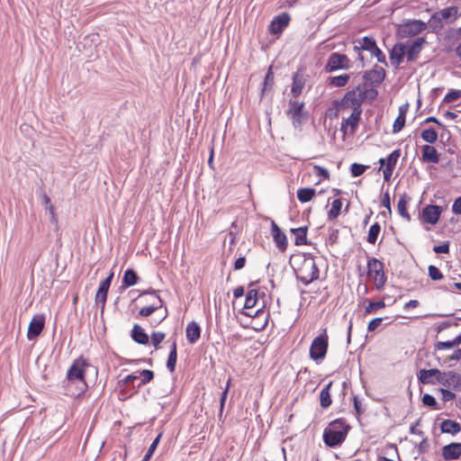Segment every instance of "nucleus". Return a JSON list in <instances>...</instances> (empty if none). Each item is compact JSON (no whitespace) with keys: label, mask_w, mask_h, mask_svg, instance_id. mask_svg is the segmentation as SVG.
I'll return each mask as SVG.
<instances>
[{"label":"nucleus","mask_w":461,"mask_h":461,"mask_svg":"<svg viewBox=\"0 0 461 461\" xmlns=\"http://www.w3.org/2000/svg\"><path fill=\"white\" fill-rule=\"evenodd\" d=\"M353 402L357 415H362L366 411V409L362 406L361 401L357 398V396H354Z\"/></svg>","instance_id":"4d7b16f0"},{"label":"nucleus","mask_w":461,"mask_h":461,"mask_svg":"<svg viewBox=\"0 0 461 461\" xmlns=\"http://www.w3.org/2000/svg\"><path fill=\"white\" fill-rule=\"evenodd\" d=\"M452 211L456 215H461V196L457 197L452 205Z\"/></svg>","instance_id":"338daca9"},{"label":"nucleus","mask_w":461,"mask_h":461,"mask_svg":"<svg viewBox=\"0 0 461 461\" xmlns=\"http://www.w3.org/2000/svg\"><path fill=\"white\" fill-rule=\"evenodd\" d=\"M429 448V443L427 438H423L418 446L419 453H426Z\"/></svg>","instance_id":"774afa93"},{"label":"nucleus","mask_w":461,"mask_h":461,"mask_svg":"<svg viewBox=\"0 0 461 461\" xmlns=\"http://www.w3.org/2000/svg\"><path fill=\"white\" fill-rule=\"evenodd\" d=\"M383 320H384L383 318L378 317V318H375L372 321H370L367 325L368 331L375 330V329L382 323Z\"/></svg>","instance_id":"680f3d73"},{"label":"nucleus","mask_w":461,"mask_h":461,"mask_svg":"<svg viewBox=\"0 0 461 461\" xmlns=\"http://www.w3.org/2000/svg\"><path fill=\"white\" fill-rule=\"evenodd\" d=\"M291 231L295 236L294 244L296 246L307 244V227L292 229Z\"/></svg>","instance_id":"473e14b6"},{"label":"nucleus","mask_w":461,"mask_h":461,"mask_svg":"<svg viewBox=\"0 0 461 461\" xmlns=\"http://www.w3.org/2000/svg\"><path fill=\"white\" fill-rule=\"evenodd\" d=\"M380 231L381 226L378 222H375L374 224H372L368 231L367 241L370 244H375L377 240Z\"/></svg>","instance_id":"a19ab883"},{"label":"nucleus","mask_w":461,"mask_h":461,"mask_svg":"<svg viewBox=\"0 0 461 461\" xmlns=\"http://www.w3.org/2000/svg\"><path fill=\"white\" fill-rule=\"evenodd\" d=\"M442 207L436 204H429L423 208L421 217L422 221L426 223L435 225L441 215Z\"/></svg>","instance_id":"4468645a"},{"label":"nucleus","mask_w":461,"mask_h":461,"mask_svg":"<svg viewBox=\"0 0 461 461\" xmlns=\"http://www.w3.org/2000/svg\"><path fill=\"white\" fill-rule=\"evenodd\" d=\"M113 278V272H111L99 285L97 293L95 294L96 304H101L102 311L104 308L109 288Z\"/></svg>","instance_id":"f8f14e48"},{"label":"nucleus","mask_w":461,"mask_h":461,"mask_svg":"<svg viewBox=\"0 0 461 461\" xmlns=\"http://www.w3.org/2000/svg\"><path fill=\"white\" fill-rule=\"evenodd\" d=\"M139 279L140 277L132 268H127L123 273L122 287L125 289L132 286L138 283Z\"/></svg>","instance_id":"a878e982"},{"label":"nucleus","mask_w":461,"mask_h":461,"mask_svg":"<svg viewBox=\"0 0 461 461\" xmlns=\"http://www.w3.org/2000/svg\"><path fill=\"white\" fill-rule=\"evenodd\" d=\"M166 334L162 331H153L150 335L151 343L157 348L164 340Z\"/></svg>","instance_id":"3c124183"},{"label":"nucleus","mask_w":461,"mask_h":461,"mask_svg":"<svg viewBox=\"0 0 461 461\" xmlns=\"http://www.w3.org/2000/svg\"><path fill=\"white\" fill-rule=\"evenodd\" d=\"M440 370L437 368L421 369L418 374V380L424 384H438L436 377H439Z\"/></svg>","instance_id":"6ab92c4d"},{"label":"nucleus","mask_w":461,"mask_h":461,"mask_svg":"<svg viewBox=\"0 0 461 461\" xmlns=\"http://www.w3.org/2000/svg\"><path fill=\"white\" fill-rule=\"evenodd\" d=\"M230 379L228 380L227 382V384H226V387L224 388V390L222 391L221 394V399H220V411H219V417L221 418V415H222V411H223V408H224V404H225V402H226V399H227V395H228V392H229V388H230Z\"/></svg>","instance_id":"603ef678"},{"label":"nucleus","mask_w":461,"mask_h":461,"mask_svg":"<svg viewBox=\"0 0 461 461\" xmlns=\"http://www.w3.org/2000/svg\"><path fill=\"white\" fill-rule=\"evenodd\" d=\"M425 43L424 37H418L411 42H407L406 47V58L408 61H412L417 59L418 55L421 51L423 48V44Z\"/></svg>","instance_id":"2eb2a0df"},{"label":"nucleus","mask_w":461,"mask_h":461,"mask_svg":"<svg viewBox=\"0 0 461 461\" xmlns=\"http://www.w3.org/2000/svg\"><path fill=\"white\" fill-rule=\"evenodd\" d=\"M186 339L190 344L196 343L201 337V327L194 321L189 322L185 328Z\"/></svg>","instance_id":"412c9836"},{"label":"nucleus","mask_w":461,"mask_h":461,"mask_svg":"<svg viewBox=\"0 0 461 461\" xmlns=\"http://www.w3.org/2000/svg\"><path fill=\"white\" fill-rule=\"evenodd\" d=\"M438 16H440L443 21L447 23L455 22L459 16L457 6H449L438 11Z\"/></svg>","instance_id":"4be33fe9"},{"label":"nucleus","mask_w":461,"mask_h":461,"mask_svg":"<svg viewBox=\"0 0 461 461\" xmlns=\"http://www.w3.org/2000/svg\"><path fill=\"white\" fill-rule=\"evenodd\" d=\"M421 159L425 162L438 163L439 155L433 146L424 145L422 147Z\"/></svg>","instance_id":"b1692460"},{"label":"nucleus","mask_w":461,"mask_h":461,"mask_svg":"<svg viewBox=\"0 0 461 461\" xmlns=\"http://www.w3.org/2000/svg\"><path fill=\"white\" fill-rule=\"evenodd\" d=\"M302 266L296 271V278L303 285H308L317 279V264L314 256L311 253L303 254Z\"/></svg>","instance_id":"39448f33"},{"label":"nucleus","mask_w":461,"mask_h":461,"mask_svg":"<svg viewBox=\"0 0 461 461\" xmlns=\"http://www.w3.org/2000/svg\"><path fill=\"white\" fill-rule=\"evenodd\" d=\"M354 51L357 54V60L360 62V67H365V58L362 54L363 51H368L371 57H375L379 63L388 67L385 54L377 46L376 41L373 36H364L363 38L355 41L353 47Z\"/></svg>","instance_id":"f03ea898"},{"label":"nucleus","mask_w":461,"mask_h":461,"mask_svg":"<svg viewBox=\"0 0 461 461\" xmlns=\"http://www.w3.org/2000/svg\"><path fill=\"white\" fill-rule=\"evenodd\" d=\"M349 429L343 419L332 420L323 431V441L328 447H338L345 441Z\"/></svg>","instance_id":"7ed1b4c3"},{"label":"nucleus","mask_w":461,"mask_h":461,"mask_svg":"<svg viewBox=\"0 0 461 461\" xmlns=\"http://www.w3.org/2000/svg\"><path fill=\"white\" fill-rule=\"evenodd\" d=\"M328 349V335L326 330L319 334V361L322 360Z\"/></svg>","instance_id":"72a5a7b5"},{"label":"nucleus","mask_w":461,"mask_h":461,"mask_svg":"<svg viewBox=\"0 0 461 461\" xmlns=\"http://www.w3.org/2000/svg\"><path fill=\"white\" fill-rule=\"evenodd\" d=\"M440 429L443 433L456 435L461 431V425L453 420H444L441 422Z\"/></svg>","instance_id":"c756f323"},{"label":"nucleus","mask_w":461,"mask_h":461,"mask_svg":"<svg viewBox=\"0 0 461 461\" xmlns=\"http://www.w3.org/2000/svg\"><path fill=\"white\" fill-rule=\"evenodd\" d=\"M405 120H406V118L402 117V116L396 117V119L393 122V133H397L403 129V127L405 125Z\"/></svg>","instance_id":"5fc2aeb1"},{"label":"nucleus","mask_w":461,"mask_h":461,"mask_svg":"<svg viewBox=\"0 0 461 461\" xmlns=\"http://www.w3.org/2000/svg\"><path fill=\"white\" fill-rule=\"evenodd\" d=\"M290 20V15L287 13L275 16L269 24V32L273 35L281 33L288 26Z\"/></svg>","instance_id":"ddd939ff"},{"label":"nucleus","mask_w":461,"mask_h":461,"mask_svg":"<svg viewBox=\"0 0 461 461\" xmlns=\"http://www.w3.org/2000/svg\"><path fill=\"white\" fill-rule=\"evenodd\" d=\"M384 307H385V303L383 300L378 302H369L365 308V313L370 314Z\"/></svg>","instance_id":"a18cd8bd"},{"label":"nucleus","mask_w":461,"mask_h":461,"mask_svg":"<svg viewBox=\"0 0 461 461\" xmlns=\"http://www.w3.org/2000/svg\"><path fill=\"white\" fill-rule=\"evenodd\" d=\"M45 326V316L43 314H36L32 317L29 323L27 339L29 340L36 339L42 332Z\"/></svg>","instance_id":"9d476101"},{"label":"nucleus","mask_w":461,"mask_h":461,"mask_svg":"<svg viewBox=\"0 0 461 461\" xmlns=\"http://www.w3.org/2000/svg\"><path fill=\"white\" fill-rule=\"evenodd\" d=\"M331 384L332 383L330 382L328 384L324 386V388H322V390L320 393V402L321 405L323 408H328L331 404V398L330 393Z\"/></svg>","instance_id":"c9c22d12"},{"label":"nucleus","mask_w":461,"mask_h":461,"mask_svg":"<svg viewBox=\"0 0 461 461\" xmlns=\"http://www.w3.org/2000/svg\"><path fill=\"white\" fill-rule=\"evenodd\" d=\"M131 337L136 343L140 345H147L149 339V335L139 324L133 325Z\"/></svg>","instance_id":"5701e85b"},{"label":"nucleus","mask_w":461,"mask_h":461,"mask_svg":"<svg viewBox=\"0 0 461 461\" xmlns=\"http://www.w3.org/2000/svg\"><path fill=\"white\" fill-rule=\"evenodd\" d=\"M161 437H162V433H159L155 438L154 440L152 441V443L150 444V446L148 448V451L147 453L145 454V456H143L142 460L141 461H149L154 454V452L156 451L159 442H160V439H161Z\"/></svg>","instance_id":"ea45409f"},{"label":"nucleus","mask_w":461,"mask_h":461,"mask_svg":"<svg viewBox=\"0 0 461 461\" xmlns=\"http://www.w3.org/2000/svg\"><path fill=\"white\" fill-rule=\"evenodd\" d=\"M401 156V150L399 149H394L391 154L388 155L386 158H381L379 159L380 168L384 166L385 167L394 169L396 163Z\"/></svg>","instance_id":"cd10ccee"},{"label":"nucleus","mask_w":461,"mask_h":461,"mask_svg":"<svg viewBox=\"0 0 461 461\" xmlns=\"http://www.w3.org/2000/svg\"><path fill=\"white\" fill-rule=\"evenodd\" d=\"M246 264V257L245 256H240L233 264V269L234 270H240L245 267Z\"/></svg>","instance_id":"0e129e2a"},{"label":"nucleus","mask_w":461,"mask_h":461,"mask_svg":"<svg viewBox=\"0 0 461 461\" xmlns=\"http://www.w3.org/2000/svg\"><path fill=\"white\" fill-rule=\"evenodd\" d=\"M365 98L366 94L363 91V86L359 85L357 89H353L346 93L340 101H334V106L339 113L361 111V104Z\"/></svg>","instance_id":"20e7f679"},{"label":"nucleus","mask_w":461,"mask_h":461,"mask_svg":"<svg viewBox=\"0 0 461 461\" xmlns=\"http://www.w3.org/2000/svg\"><path fill=\"white\" fill-rule=\"evenodd\" d=\"M290 118L293 122V124L295 128L302 125V123L306 120L307 116L303 114V113H292L290 115Z\"/></svg>","instance_id":"864d4df0"},{"label":"nucleus","mask_w":461,"mask_h":461,"mask_svg":"<svg viewBox=\"0 0 461 461\" xmlns=\"http://www.w3.org/2000/svg\"><path fill=\"white\" fill-rule=\"evenodd\" d=\"M139 378H140V375H137L136 373L131 374V375H128L127 376H125L122 380H121L120 384L122 385H127V384L133 383L135 380H138Z\"/></svg>","instance_id":"bf43d9fd"},{"label":"nucleus","mask_w":461,"mask_h":461,"mask_svg":"<svg viewBox=\"0 0 461 461\" xmlns=\"http://www.w3.org/2000/svg\"><path fill=\"white\" fill-rule=\"evenodd\" d=\"M90 366L88 360L83 357H79L73 360L72 364L67 371L66 380L64 383L67 386L77 384V391L70 393L73 397H80L87 389L86 382V372Z\"/></svg>","instance_id":"f257e3e1"},{"label":"nucleus","mask_w":461,"mask_h":461,"mask_svg":"<svg viewBox=\"0 0 461 461\" xmlns=\"http://www.w3.org/2000/svg\"><path fill=\"white\" fill-rule=\"evenodd\" d=\"M406 47L404 43L398 42L390 50V61L393 66L398 67L406 56Z\"/></svg>","instance_id":"a211bd4d"},{"label":"nucleus","mask_w":461,"mask_h":461,"mask_svg":"<svg viewBox=\"0 0 461 461\" xmlns=\"http://www.w3.org/2000/svg\"><path fill=\"white\" fill-rule=\"evenodd\" d=\"M428 274L430 279L433 281H438L443 278L441 271L433 265L429 266Z\"/></svg>","instance_id":"09e8293b"},{"label":"nucleus","mask_w":461,"mask_h":461,"mask_svg":"<svg viewBox=\"0 0 461 461\" xmlns=\"http://www.w3.org/2000/svg\"><path fill=\"white\" fill-rule=\"evenodd\" d=\"M258 299H251L250 294H246V300L244 303V308L247 310H251L257 304Z\"/></svg>","instance_id":"69168bd1"},{"label":"nucleus","mask_w":461,"mask_h":461,"mask_svg":"<svg viewBox=\"0 0 461 461\" xmlns=\"http://www.w3.org/2000/svg\"><path fill=\"white\" fill-rule=\"evenodd\" d=\"M177 361V345L176 341L174 340L170 346L169 354L167 360V368L169 372L173 373L176 370Z\"/></svg>","instance_id":"7c9ffc66"},{"label":"nucleus","mask_w":461,"mask_h":461,"mask_svg":"<svg viewBox=\"0 0 461 461\" xmlns=\"http://www.w3.org/2000/svg\"><path fill=\"white\" fill-rule=\"evenodd\" d=\"M305 85V78L302 69H298L293 76L291 93L294 97H298Z\"/></svg>","instance_id":"aec40b11"},{"label":"nucleus","mask_w":461,"mask_h":461,"mask_svg":"<svg viewBox=\"0 0 461 461\" xmlns=\"http://www.w3.org/2000/svg\"><path fill=\"white\" fill-rule=\"evenodd\" d=\"M434 348L436 350H443V349L452 348L454 347H453L452 341L448 340V341H438V342L435 343Z\"/></svg>","instance_id":"13d9d810"},{"label":"nucleus","mask_w":461,"mask_h":461,"mask_svg":"<svg viewBox=\"0 0 461 461\" xmlns=\"http://www.w3.org/2000/svg\"><path fill=\"white\" fill-rule=\"evenodd\" d=\"M410 201H411V197L406 193H403L400 196L398 203H397V211H398L399 214L402 218L407 220L408 221H411V215L409 214V212L407 211V204Z\"/></svg>","instance_id":"393cba45"},{"label":"nucleus","mask_w":461,"mask_h":461,"mask_svg":"<svg viewBox=\"0 0 461 461\" xmlns=\"http://www.w3.org/2000/svg\"><path fill=\"white\" fill-rule=\"evenodd\" d=\"M274 84H275V76H274V72H273V66L271 65L267 68V71L264 77L263 86H262L261 93H260L261 98L265 95V94L267 91L272 90Z\"/></svg>","instance_id":"bb28decb"},{"label":"nucleus","mask_w":461,"mask_h":461,"mask_svg":"<svg viewBox=\"0 0 461 461\" xmlns=\"http://www.w3.org/2000/svg\"><path fill=\"white\" fill-rule=\"evenodd\" d=\"M158 304L151 303L149 306L142 307L139 312V316L140 317H148L155 312L157 310L162 308L163 301L160 296H157Z\"/></svg>","instance_id":"2f4dec72"},{"label":"nucleus","mask_w":461,"mask_h":461,"mask_svg":"<svg viewBox=\"0 0 461 461\" xmlns=\"http://www.w3.org/2000/svg\"><path fill=\"white\" fill-rule=\"evenodd\" d=\"M310 357L312 360L317 361V337H315L312 341L310 348Z\"/></svg>","instance_id":"e2e57ef3"},{"label":"nucleus","mask_w":461,"mask_h":461,"mask_svg":"<svg viewBox=\"0 0 461 461\" xmlns=\"http://www.w3.org/2000/svg\"><path fill=\"white\" fill-rule=\"evenodd\" d=\"M367 167L362 164L353 163L350 167V173L352 176L357 177L363 175Z\"/></svg>","instance_id":"8fccbe9b"},{"label":"nucleus","mask_w":461,"mask_h":461,"mask_svg":"<svg viewBox=\"0 0 461 461\" xmlns=\"http://www.w3.org/2000/svg\"><path fill=\"white\" fill-rule=\"evenodd\" d=\"M438 384L445 387H452L461 391V375L455 371L441 372L439 377H436Z\"/></svg>","instance_id":"1a4fd4ad"},{"label":"nucleus","mask_w":461,"mask_h":461,"mask_svg":"<svg viewBox=\"0 0 461 461\" xmlns=\"http://www.w3.org/2000/svg\"><path fill=\"white\" fill-rule=\"evenodd\" d=\"M367 274L369 276H372L373 274L375 275L374 278L375 283V288L378 291L382 290L387 280L383 262L375 258L368 259Z\"/></svg>","instance_id":"423d86ee"},{"label":"nucleus","mask_w":461,"mask_h":461,"mask_svg":"<svg viewBox=\"0 0 461 461\" xmlns=\"http://www.w3.org/2000/svg\"><path fill=\"white\" fill-rule=\"evenodd\" d=\"M440 392H441V394H442V400L444 402H449V401H452V400H454L456 398V394L453 392L449 391V390L441 388Z\"/></svg>","instance_id":"052dcab7"},{"label":"nucleus","mask_w":461,"mask_h":461,"mask_svg":"<svg viewBox=\"0 0 461 461\" xmlns=\"http://www.w3.org/2000/svg\"><path fill=\"white\" fill-rule=\"evenodd\" d=\"M461 97V90L452 89L443 98L442 104L454 102Z\"/></svg>","instance_id":"de8ad7c7"},{"label":"nucleus","mask_w":461,"mask_h":461,"mask_svg":"<svg viewBox=\"0 0 461 461\" xmlns=\"http://www.w3.org/2000/svg\"><path fill=\"white\" fill-rule=\"evenodd\" d=\"M350 79L349 74H343L336 77H328L326 79V84L330 87H341L345 86L348 80Z\"/></svg>","instance_id":"c85d7f7f"},{"label":"nucleus","mask_w":461,"mask_h":461,"mask_svg":"<svg viewBox=\"0 0 461 461\" xmlns=\"http://www.w3.org/2000/svg\"><path fill=\"white\" fill-rule=\"evenodd\" d=\"M140 377L142 376L141 381L139 383L138 387L149 383L154 378L153 371L149 369H143L139 372Z\"/></svg>","instance_id":"37998d69"},{"label":"nucleus","mask_w":461,"mask_h":461,"mask_svg":"<svg viewBox=\"0 0 461 461\" xmlns=\"http://www.w3.org/2000/svg\"><path fill=\"white\" fill-rule=\"evenodd\" d=\"M303 103H299L297 101L290 100L287 113L289 116L292 113H303Z\"/></svg>","instance_id":"49530a36"},{"label":"nucleus","mask_w":461,"mask_h":461,"mask_svg":"<svg viewBox=\"0 0 461 461\" xmlns=\"http://www.w3.org/2000/svg\"><path fill=\"white\" fill-rule=\"evenodd\" d=\"M420 137L424 141L433 144L438 140V132L433 128L425 129L421 131Z\"/></svg>","instance_id":"4c0bfd02"},{"label":"nucleus","mask_w":461,"mask_h":461,"mask_svg":"<svg viewBox=\"0 0 461 461\" xmlns=\"http://www.w3.org/2000/svg\"><path fill=\"white\" fill-rule=\"evenodd\" d=\"M442 456L445 460H456L461 456V443L452 442L442 447Z\"/></svg>","instance_id":"f3484780"},{"label":"nucleus","mask_w":461,"mask_h":461,"mask_svg":"<svg viewBox=\"0 0 461 461\" xmlns=\"http://www.w3.org/2000/svg\"><path fill=\"white\" fill-rule=\"evenodd\" d=\"M430 26L436 32L443 29V19L440 16H438V12L434 13L429 20Z\"/></svg>","instance_id":"c03bdc74"},{"label":"nucleus","mask_w":461,"mask_h":461,"mask_svg":"<svg viewBox=\"0 0 461 461\" xmlns=\"http://www.w3.org/2000/svg\"><path fill=\"white\" fill-rule=\"evenodd\" d=\"M421 402L425 406L430 407L434 410L439 409L438 402L436 401L435 397L429 393H425L421 398Z\"/></svg>","instance_id":"79ce46f5"},{"label":"nucleus","mask_w":461,"mask_h":461,"mask_svg":"<svg viewBox=\"0 0 461 461\" xmlns=\"http://www.w3.org/2000/svg\"><path fill=\"white\" fill-rule=\"evenodd\" d=\"M384 77L385 70L378 65H375L372 69L366 70L363 75V79L366 83L375 86L382 84Z\"/></svg>","instance_id":"9b49d317"},{"label":"nucleus","mask_w":461,"mask_h":461,"mask_svg":"<svg viewBox=\"0 0 461 461\" xmlns=\"http://www.w3.org/2000/svg\"><path fill=\"white\" fill-rule=\"evenodd\" d=\"M361 111H350L349 116L342 122V127L344 124H347L351 127V130L354 131L361 119Z\"/></svg>","instance_id":"f704fd0d"},{"label":"nucleus","mask_w":461,"mask_h":461,"mask_svg":"<svg viewBox=\"0 0 461 461\" xmlns=\"http://www.w3.org/2000/svg\"><path fill=\"white\" fill-rule=\"evenodd\" d=\"M433 251L437 254H447L449 253V243L444 242L440 245L435 246Z\"/></svg>","instance_id":"6e6d98bb"},{"label":"nucleus","mask_w":461,"mask_h":461,"mask_svg":"<svg viewBox=\"0 0 461 461\" xmlns=\"http://www.w3.org/2000/svg\"><path fill=\"white\" fill-rule=\"evenodd\" d=\"M350 67V60L347 55L339 52H333L328 59V62L324 67V71L326 73H331L339 69H348Z\"/></svg>","instance_id":"6e6552de"},{"label":"nucleus","mask_w":461,"mask_h":461,"mask_svg":"<svg viewBox=\"0 0 461 461\" xmlns=\"http://www.w3.org/2000/svg\"><path fill=\"white\" fill-rule=\"evenodd\" d=\"M271 231L278 249L281 252L285 251L288 245L286 235L274 221H271Z\"/></svg>","instance_id":"dca6fc26"},{"label":"nucleus","mask_w":461,"mask_h":461,"mask_svg":"<svg viewBox=\"0 0 461 461\" xmlns=\"http://www.w3.org/2000/svg\"><path fill=\"white\" fill-rule=\"evenodd\" d=\"M342 207V201L341 199H335L331 203V208L328 212V217L330 220L336 219L339 214L340 213Z\"/></svg>","instance_id":"58836bf2"},{"label":"nucleus","mask_w":461,"mask_h":461,"mask_svg":"<svg viewBox=\"0 0 461 461\" xmlns=\"http://www.w3.org/2000/svg\"><path fill=\"white\" fill-rule=\"evenodd\" d=\"M427 28V24L420 20H409L400 24L397 29V35L401 38L415 36Z\"/></svg>","instance_id":"0eeeda50"},{"label":"nucleus","mask_w":461,"mask_h":461,"mask_svg":"<svg viewBox=\"0 0 461 461\" xmlns=\"http://www.w3.org/2000/svg\"><path fill=\"white\" fill-rule=\"evenodd\" d=\"M315 195L314 188H300L297 191V198L301 203H307L311 201Z\"/></svg>","instance_id":"e433bc0d"}]
</instances>
